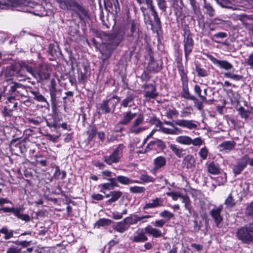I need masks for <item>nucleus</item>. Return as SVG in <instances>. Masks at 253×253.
<instances>
[{
    "label": "nucleus",
    "mask_w": 253,
    "mask_h": 253,
    "mask_svg": "<svg viewBox=\"0 0 253 253\" xmlns=\"http://www.w3.org/2000/svg\"><path fill=\"white\" fill-rule=\"evenodd\" d=\"M173 122L177 126L190 130L196 129L198 127L197 122L192 120L177 119Z\"/></svg>",
    "instance_id": "obj_10"
},
{
    "label": "nucleus",
    "mask_w": 253,
    "mask_h": 253,
    "mask_svg": "<svg viewBox=\"0 0 253 253\" xmlns=\"http://www.w3.org/2000/svg\"><path fill=\"white\" fill-rule=\"evenodd\" d=\"M164 199L156 197L151 199L149 203H146L143 207V210L156 209L164 206Z\"/></svg>",
    "instance_id": "obj_11"
},
{
    "label": "nucleus",
    "mask_w": 253,
    "mask_h": 253,
    "mask_svg": "<svg viewBox=\"0 0 253 253\" xmlns=\"http://www.w3.org/2000/svg\"><path fill=\"white\" fill-rule=\"evenodd\" d=\"M113 187L111 186V184L109 183H104L102 185V189L100 191L102 193H105V190L112 189Z\"/></svg>",
    "instance_id": "obj_62"
},
{
    "label": "nucleus",
    "mask_w": 253,
    "mask_h": 253,
    "mask_svg": "<svg viewBox=\"0 0 253 253\" xmlns=\"http://www.w3.org/2000/svg\"><path fill=\"white\" fill-rule=\"evenodd\" d=\"M235 145L234 141H224L218 145V148L220 152L228 153L232 150Z\"/></svg>",
    "instance_id": "obj_16"
},
{
    "label": "nucleus",
    "mask_w": 253,
    "mask_h": 253,
    "mask_svg": "<svg viewBox=\"0 0 253 253\" xmlns=\"http://www.w3.org/2000/svg\"><path fill=\"white\" fill-rule=\"evenodd\" d=\"M6 253H21V250L18 247L11 246L7 249Z\"/></svg>",
    "instance_id": "obj_60"
},
{
    "label": "nucleus",
    "mask_w": 253,
    "mask_h": 253,
    "mask_svg": "<svg viewBox=\"0 0 253 253\" xmlns=\"http://www.w3.org/2000/svg\"><path fill=\"white\" fill-rule=\"evenodd\" d=\"M87 133L88 134V140H91L96 135L97 132L96 128L92 126L90 128V129L88 130Z\"/></svg>",
    "instance_id": "obj_56"
},
{
    "label": "nucleus",
    "mask_w": 253,
    "mask_h": 253,
    "mask_svg": "<svg viewBox=\"0 0 253 253\" xmlns=\"http://www.w3.org/2000/svg\"><path fill=\"white\" fill-rule=\"evenodd\" d=\"M106 100V101H108V103L109 104L110 107H111V110H112L113 111H114L116 106L119 102L120 98L116 95H114L111 98Z\"/></svg>",
    "instance_id": "obj_28"
},
{
    "label": "nucleus",
    "mask_w": 253,
    "mask_h": 253,
    "mask_svg": "<svg viewBox=\"0 0 253 253\" xmlns=\"http://www.w3.org/2000/svg\"><path fill=\"white\" fill-rule=\"evenodd\" d=\"M32 94L35 95V99H36L38 101L40 102H44L45 101V98L44 97V96L40 94H37L36 92L32 91L31 92Z\"/></svg>",
    "instance_id": "obj_63"
},
{
    "label": "nucleus",
    "mask_w": 253,
    "mask_h": 253,
    "mask_svg": "<svg viewBox=\"0 0 253 253\" xmlns=\"http://www.w3.org/2000/svg\"><path fill=\"white\" fill-rule=\"evenodd\" d=\"M184 35L183 43L184 55L186 61H187L188 60V56L190 54L193 48L194 41L192 38L190 31L186 29H184Z\"/></svg>",
    "instance_id": "obj_4"
},
{
    "label": "nucleus",
    "mask_w": 253,
    "mask_h": 253,
    "mask_svg": "<svg viewBox=\"0 0 253 253\" xmlns=\"http://www.w3.org/2000/svg\"><path fill=\"white\" fill-rule=\"evenodd\" d=\"M222 210V206H220L217 207H215L210 211V214L213 219L216 226H218L219 224L222 220V218L221 216V212Z\"/></svg>",
    "instance_id": "obj_15"
},
{
    "label": "nucleus",
    "mask_w": 253,
    "mask_h": 253,
    "mask_svg": "<svg viewBox=\"0 0 253 253\" xmlns=\"http://www.w3.org/2000/svg\"><path fill=\"white\" fill-rule=\"evenodd\" d=\"M159 130L164 133L171 135H177L180 132V129L176 126L168 128L162 126L160 127Z\"/></svg>",
    "instance_id": "obj_20"
},
{
    "label": "nucleus",
    "mask_w": 253,
    "mask_h": 253,
    "mask_svg": "<svg viewBox=\"0 0 253 253\" xmlns=\"http://www.w3.org/2000/svg\"><path fill=\"white\" fill-rule=\"evenodd\" d=\"M181 202L184 204L185 210L188 211L189 212H191L192 209L191 202L189 197L186 195L181 194L180 198Z\"/></svg>",
    "instance_id": "obj_25"
},
{
    "label": "nucleus",
    "mask_w": 253,
    "mask_h": 253,
    "mask_svg": "<svg viewBox=\"0 0 253 253\" xmlns=\"http://www.w3.org/2000/svg\"><path fill=\"white\" fill-rule=\"evenodd\" d=\"M169 147L177 157L178 158H181L182 157L183 155V150L182 148L178 147L177 145L173 144H170L169 145Z\"/></svg>",
    "instance_id": "obj_31"
},
{
    "label": "nucleus",
    "mask_w": 253,
    "mask_h": 253,
    "mask_svg": "<svg viewBox=\"0 0 253 253\" xmlns=\"http://www.w3.org/2000/svg\"><path fill=\"white\" fill-rule=\"evenodd\" d=\"M145 127L139 126H131L129 128V132L130 133L138 134L145 130Z\"/></svg>",
    "instance_id": "obj_43"
},
{
    "label": "nucleus",
    "mask_w": 253,
    "mask_h": 253,
    "mask_svg": "<svg viewBox=\"0 0 253 253\" xmlns=\"http://www.w3.org/2000/svg\"><path fill=\"white\" fill-rule=\"evenodd\" d=\"M113 228L119 233H124L129 229L124 219L117 222L113 226Z\"/></svg>",
    "instance_id": "obj_19"
},
{
    "label": "nucleus",
    "mask_w": 253,
    "mask_h": 253,
    "mask_svg": "<svg viewBox=\"0 0 253 253\" xmlns=\"http://www.w3.org/2000/svg\"><path fill=\"white\" fill-rule=\"evenodd\" d=\"M178 114V112L175 108L169 109L166 113V116L171 119L177 117Z\"/></svg>",
    "instance_id": "obj_41"
},
{
    "label": "nucleus",
    "mask_w": 253,
    "mask_h": 253,
    "mask_svg": "<svg viewBox=\"0 0 253 253\" xmlns=\"http://www.w3.org/2000/svg\"><path fill=\"white\" fill-rule=\"evenodd\" d=\"M138 215L137 214H130L129 216H127L124 218L128 228H129L130 226L134 225L138 222Z\"/></svg>",
    "instance_id": "obj_27"
},
{
    "label": "nucleus",
    "mask_w": 253,
    "mask_h": 253,
    "mask_svg": "<svg viewBox=\"0 0 253 253\" xmlns=\"http://www.w3.org/2000/svg\"><path fill=\"white\" fill-rule=\"evenodd\" d=\"M216 2L221 7L223 8L233 9L234 8L233 7V4L230 2L228 0H215Z\"/></svg>",
    "instance_id": "obj_34"
},
{
    "label": "nucleus",
    "mask_w": 253,
    "mask_h": 253,
    "mask_svg": "<svg viewBox=\"0 0 253 253\" xmlns=\"http://www.w3.org/2000/svg\"><path fill=\"white\" fill-rule=\"evenodd\" d=\"M136 113H133L130 111L125 112L123 114V118L120 120L119 124L126 125L129 124L136 116Z\"/></svg>",
    "instance_id": "obj_17"
},
{
    "label": "nucleus",
    "mask_w": 253,
    "mask_h": 253,
    "mask_svg": "<svg viewBox=\"0 0 253 253\" xmlns=\"http://www.w3.org/2000/svg\"><path fill=\"white\" fill-rule=\"evenodd\" d=\"M135 98V96L133 94L128 95L121 102V106L123 107H127V106H131V104L133 102Z\"/></svg>",
    "instance_id": "obj_29"
},
{
    "label": "nucleus",
    "mask_w": 253,
    "mask_h": 253,
    "mask_svg": "<svg viewBox=\"0 0 253 253\" xmlns=\"http://www.w3.org/2000/svg\"><path fill=\"white\" fill-rule=\"evenodd\" d=\"M72 10L76 11L79 15L80 17H81V14L85 16L87 14L85 9L76 1L74 4Z\"/></svg>",
    "instance_id": "obj_30"
},
{
    "label": "nucleus",
    "mask_w": 253,
    "mask_h": 253,
    "mask_svg": "<svg viewBox=\"0 0 253 253\" xmlns=\"http://www.w3.org/2000/svg\"><path fill=\"white\" fill-rule=\"evenodd\" d=\"M196 71L200 77H205L208 75V72L205 69L202 68L198 65L196 66Z\"/></svg>",
    "instance_id": "obj_47"
},
{
    "label": "nucleus",
    "mask_w": 253,
    "mask_h": 253,
    "mask_svg": "<svg viewBox=\"0 0 253 253\" xmlns=\"http://www.w3.org/2000/svg\"><path fill=\"white\" fill-rule=\"evenodd\" d=\"M224 204L228 208H232L235 205V202L231 194H230L226 199Z\"/></svg>",
    "instance_id": "obj_44"
},
{
    "label": "nucleus",
    "mask_w": 253,
    "mask_h": 253,
    "mask_svg": "<svg viewBox=\"0 0 253 253\" xmlns=\"http://www.w3.org/2000/svg\"><path fill=\"white\" fill-rule=\"evenodd\" d=\"M110 44L103 43L101 45L100 51L101 54V59L105 61L110 58L115 47H112Z\"/></svg>",
    "instance_id": "obj_12"
},
{
    "label": "nucleus",
    "mask_w": 253,
    "mask_h": 253,
    "mask_svg": "<svg viewBox=\"0 0 253 253\" xmlns=\"http://www.w3.org/2000/svg\"><path fill=\"white\" fill-rule=\"evenodd\" d=\"M246 213L250 215H253V201L247 207Z\"/></svg>",
    "instance_id": "obj_64"
},
{
    "label": "nucleus",
    "mask_w": 253,
    "mask_h": 253,
    "mask_svg": "<svg viewBox=\"0 0 253 253\" xmlns=\"http://www.w3.org/2000/svg\"><path fill=\"white\" fill-rule=\"evenodd\" d=\"M154 169H158L165 166L166 164V158L162 156L158 157L154 160Z\"/></svg>",
    "instance_id": "obj_23"
},
{
    "label": "nucleus",
    "mask_w": 253,
    "mask_h": 253,
    "mask_svg": "<svg viewBox=\"0 0 253 253\" xmlns=\"http://www.w3.org/2000/svg\"><path fill=\"white\" fill-rule=\"evenodd\" d=\"M0 233L5 235L4 239L5 240L9 239L13 236L14 231L11 230H8L6 227H4L0 229Z\"/></svg>",
    "instance_id": "obj_40"
},
{
    "label": "nucleus",
    "mask_w": 253,
    "mask_h": 253,
    "mask_svg": "<svg viewBox=\"0 0 253 253\" xmlns=\"http://www.w3.org/2000/svg\"><path fill=\"white\" fill-rule=\"evenodd\" d=\"M205 7L207 10L208 14L210 16H213L214 15V9L209 3H207L205 5Z\"/></svg>",
    "instance_id": "obj_61"
},
{
    "label": "nucleus",
    "mask_w": 253,
    "mask_h": 253,
    "mask_svg": "<svg viewBox=\"0 0 253 253\" xmlns=\"http://www.w3.org/2000/svg\"><path fill=\"white\" fill-rule=\"evenodd\" d=\"M182 96L186 99L191 100H196V98L192 95H191L189 92L187 83L183 84V89L181 92Z\"/></svg>",
    "instance_id": "obj_26"
},
{
    "label": "nucleus",
    "mask_w": 253,
    "mask_h": 253,
    "mask_svg": "<svg viewBox=\"0 0 253 253\" xmlns=\"http://www.w3.org/2000/svg\"><path fill=\"white\" fill-rule=\"evenodd\" d=\"M26 71L34 77L39 82L49 78L50 74L45 66L39 65L38 67L33 68L32 66H25Z\"/></svg>",
    "instance_id": "obj_2"
},
{
    "label": "nucleus",
    "mask_w": 253,
    "mask_h": 253,
    "mask_svg": "<svg viewBox=\"0 0 253 253\" xmlns=\"http://www.w3.org/2000/svg\"><path fill=\"white\" fill-rule=\"evenodd\" d=\"M125 150L123 144H119L109 156H104V161L109 165L119 163Z\"/></svg>",
    "instance_id": "obj_3"
},
{
    "label": "nucleus",
    "mask_w": 253,
    "mask_h": 253,
    "mask_svg": "<svg viewBox=\"0 0 253 253\" xmlns=\"http://www.w3.org/2000/svg\"><path fill=\"white\" fill-rule=\"evenodd\" d=\"M182 165L183 168L187 169L194 168L195 165V160L194 157L191 155L186 156L182 161Z\"/></svg>",
    "instance_id": "obj_18"
},
{
    "label": "nucleus",
    "mask_w": 253,
    "mask_h": 253,
    "mask_svg": "<svg viewBox=\"0 0 253 253\" xmlns=\"http://www.w3.org/2000/svg\"><path fill=\"white\" fill-rule=\"evenodd\" d=\"M98 109L101 110L102 113H109L111 112V107L106 100H103V102L99 105Z\"/></svg>",
    "instance_id": "obj_33"
},
{
    "label": "nucleus",
    "mask_w": 253,
    "mask_h": 253,
    "mask_svg": "<svg viewBox=\"0 0 253 253\" xmlns=\"http://www.w3.org/2000/svg\"><path fill=\"white\" fill-rule=\"evenodd\" d=\"M118 182L123 185L131 184V179H129L128 177L124 175H118L117 176Z\"/></svg>",
    "instance_id": "obj_36"
},
{
    "label": "nucleus",
    "mask_w": 253,
    "mask_h": 253,
    "mask_svg": "<svg viewBox=\"0 0 253 253\" xmlns=\"http://www.w3.org/2000/svg\"><path fill=\"white\" fill-rule=\"evenodd\" d=\"M161 217L169 220L174 217V214L167 210H164L160 213Z\"/></svg>",
    "instance_id": "obj_45"
},
{
    "label": "nucleus",
    "mask_w": 253,
    "mask_h": 253,
    "mask_svg": "<svg viewBox=\"0 0 253 253\" xmlns=\"http://www.w3.org/2000/svg\"><path fill=\"white\" fill-rule=\"evenodd\" d=\"M122 192L120 191H114L111 192V197L108 201V203H111L117 201L122 196Z\"/></svg>",
    "instance_id": "obj_35"
},
{
    "label": "nucleus",
    "mask_w": 253,
    "mask_h": 253,
    "mask_svg": "<svg viewBox=\"0 0 253 253\" xmlns=\"http://www.w3.org/2000/svg\"><path fill=\"white\" fill-rule=\"evenodd\" d=\"M16 65H12L9 67H7L6 69L3 71V74L4 76L7 78V80H9L13 76L16 77Z\"/></svg>",
    "instance_id": "obj_22"
},
{
    "label": "nucleus",
    "mask_w": 253,
    "mask_h": 253,
    "mask_svg": "<svg viewBox=\"0 0 253 253\" xmlns=\"http://www.w3.org/2000/svg\"><path fill=\"white\" fill-rule=\"evenodd\" d=\"M144 121V117L142 114H139L133 121L132 126H139Z\"/></svg>",
    "instance_id": "obj_52"
},
{
    "label": "nucleus",
    "mask_w": 253,
    "mask_h": 253,
    "mask_svg": "<svg viewBox=\"0 0 253 253\" xmlns=\"http://www.w3.org/2000/svg\"><path fill=\"white\" fill-rule=\"evenodd\" d=\"M208 171L212 174H217L220 173V169L217 163L211 162L208 166Z\"/></svg>",
    "instance_id": "obj_24"
},
{
    "label": "nucleus",
    "mask_w": 253,
    "mask_h": 253,
    "mask_svg": "<svg viewBox=\"0 0 253 253\" xmlns=\"http://www.w3.org/2000/svg\"><path fill=\"white\" fill-rule=\"evenodd\" d=\"M178 70L179 75L181 77V80L183 84L187 83V78L186 73L185 72L184 67L182 65L178 66Z\"/></svg>",
    "instance_id": "obj_38"
},
{
    "label": "nucleus",
    "mask_w": 253,
    "mask_h": 253,
    "mask_svg": "<svg viewBox=\"0 0 253 253\" xmlns=\"http://www.w3.org/2000/svg\"><path fill=\"white\" fill-rule=\"evenodd\" d=\"M142 88L144 89V97L147 98H154L158 95V93L156 92V87L154 84H145L142 86Z\"/></svg>",
    "instance_id": "obj_13"
},
{
    "label": "nucleus",
    "mask_w": 253,
    "mask_h": 253,
    "mask_svg": "<svg viewBox=\"0 0 253 253\" xmlns=\"http://www.w3.org/2000/svg\"><path fill=\"white\" fill-rule=\"evenodd\" d=\"M166 194L167 196L171 197L173 201H177L179 198H180L182 194L180 192H169Z\"/></svg>",
    "instance_id": "obj_50"
},
{
    "label": "nucleus",
    "mask_w": 253,
    "mask_h": 253,
    "mask_svg": "<svg viewBox=\"0 0 253 253\" xmlns=\"http://www.w3.org/2000/svg\"><path fill=\"white\" fill-rule=\"evenodd\" d=\"M110 3V5H109V6L111 7L112 10H114L117 13L118 9H119V4L118 0H111Z\"/></svg>",
    "instance_id": "obj_58"
},
{
    "label": "nucleus",
    "mask_w": 253,
    "mask_h": 253,
    "mask_svg": "<svg viewBox=\"0 0 253 253\" xmlns=\"http://www.w3.org/2000/svg\"><path fill=\"white\" fill-rule=\"evenodd\" d=\"M193 111L191 106H187L180 111V117L182 118L190 117Z\"/></svg>",
    "instance_id": "obj_32"
},
{
    "label": "nucleus",
    "mask_w": 253,
    "mask_h": 253,
    "mask_svg": "<svg viewBox=\"0 0 253 253\" xmlns=\"http://www.w3.org/2000/svg\"><path fill=\"white\" fill-rule=\"evenodd\" d=\"M207 57L212 62V63L216 65L221 69L225 70H229L233 68V65L225 60H218L211 55H207Z\"/></svg>",
    "instance_id": "obj_9"
},
{
    "label": "nucleus",
    "mask_w": 253,
    "mask_h": 253,
    "mask_svg": "<svg viewBox=\"0 0 253 253\" xmlns=\"http://www.w3.org/2000/svg\"><path fill=\"white\" fill-rule=\"evenodd\" d=\"M194 91L195 92L198 94V95L200 97V99L203 101H207L206 97L205 96H202L201 95V89L199 85L196 84L194 86Z\"/></svg>",
    "instance_id": "obj_48"
},
{
    "label": "nucleus",
    "mask_w": 253,
    "mask_h": 253,
    "mask_svg": "<svg viewBox=\"0 0 253 253\" xmlns=\"http://www.w3.org/2000/svg\"><path fill=\"white\" fill-rule=\"evenodd\" d=\"M111 223V220L108 219L102 218L98 220L96 225L98 226H104L109 225Z\"/></svg>",
    "instance_id": "obj_51"
},
{
    "label": "nucleus",
    "mask_w": 253,
    "mask_h": 253,
    "mask_svg": "<svg viewBox=\"0 0 253 253\" xmlns=\"http://www.w3.org/2000/svg\"><path fill=\"white\" fill-rule=\"evenodd\" d=\"M2 213L4 212H12L13 214L22 220L26 222L30 221V217L27 214H23L22 212V208H2Z\"/></svg>",
    "instance_id": "obj_8"
},
{
    "label": "nucleus",
    "mask_w": 253,
    "mask_h": 253,
    "mask_svg": "<svg viewBox=\"0 0 253 253\" xmlns=\"http://www.w3.org/2000/svg\"><path fill=\"white\" fill-rule=\"evenodd\" d=\"M59 2L61 8L72 10L75 1L73 0H59Z\"/></svg>",
    "instance_id": "obj_21"
},
{
    "label": "nucleus",
    "mask_w": 253,
    "mask_h": 253,
    "mask_svg": "<svg viewBox=\"0 0 253 253\" xmlns=\"http://www.w3.org/2000/svg\"><path fill=\"white\" fill-rule=\"evenodd\" d=\"M102 177L104 179L109 180L112 177L113 173L109 170H104L101 172Z\"/></svg>",
    "instance_id": "obj_59"
},
{
    "label": "nucleus",
    "mask_w": 253,
    "mask_h": 253,
    "mask_svg": "<svg viewBox=\"0 0 253 253\" xmlns=\"http://www.w3.org/2000/svg\"><path fill=\"white\" fill-rule=\"evenodd\" d=\"M25 65L31 66L24 62H22L18 65H16V78L19 81L25 80L27 76L25 72V70L26 71Z\"/></svg>",
    "instance_id": "obj_14"
},
{
    "label": "nucleus",
    "mask_w": 253,
    "mask_h": 253,
    "mask_svg": "<svg viewBox=\"0 0 253 253\" xmlns=\"http://www.w3.org/2000/svg\"><path fill=\"white\" fill-rule=\"evenodd\" d=\"M238 110L242 118L247 119L250 115V112L249 110H245L243 107H240Z\"/></svg>",
    "instance_id": "obj_49"
},
{
    "label": "nucleus",
    "mask_w": 253,
    "mask_h": 253,
    "mask_svg": "<svg viewBox=\"0 0 253 253\" xmlns=\"http://www.w3.org/2000/svg\"><path fill=\"white\" fill-rule=\"evenodd\" d=\"M208 150L206 147L202 148L199 152V155L202 160H206L207 158Z\"/></svg>",
    "instance_id": "obj_53"
},
{
    "label": "nucleus",
    "mask_w": 253,
    "mask_h": 253,
    "mask_svg": "<svg viewBox=\"0 0 253 253\" xmlns=\"http://www.w3.org/2000/svg\"><path fill=\"white\" fill-rule=\"evenodd\" d=\"M25 87L24 85H22L21 84L17 83H14L10 86V88L8 90V92L10 94H12L15 92H17V93H19V91L17 89L18 88H24Z\"/></svg>",
    "instance_id": "obj_37"
},
{
    "label": "nucleus",
    "mask_w": 253,
    "mask_h": 253,
    "mask_svg": "<svg viewBox=\"0 0 253 253\" xmlns=\"http://www.w3.org/2000/svg\"><path fill=\"white\" fill-rule=\"evenodd\" d=\"M140 178L144 182H153L155 180L154 178L146 174H142Z\"/></svg>",
    "instance_id": "obj_57"
},
{
    "label": "nucleus",
    "mask_w": 253,
    "mask_h": 253,
    "mask_svg": "<svg viewBox=\"0 0 253 253\" xmlns=\"http://www.w3.org/2000/svg\"><path fill=\"white\" fill-rule=\"evenodd\" d=\"M159 8L163 11H166L167 3L165 0H156Z\"/></svg>",
    "instance_id": "obj_54"
},
{
    "label": "nucleus",
    "mask_w": 253,
    "mask_h": 253,
    "mask_svg": "<svg viewBox=\"0 0 253 253\" xmlns=\"http://www.w3.org/2000/svg\"><path fill=\"white\" fill-rule=\"evenodd\" d=\"M146 234L154 238L162 237L164 234L162 231L151 225H147L144 228H138L133 233L131 240L135 243H143L148 240Z\"/></svg>",
    "instance_id": "obj_1"
},
{
    "label": "nucleus",
    "mask_w": 253,
    "mask_h": 253,
    "mask_svg": "<svg viewBox=\"0 0 253 253\" xmlns=\"http://www.w3.org/2000/svg\"><path fill=\"white\" fill-rule=\"evenodd\" d=\"M148 8H149L152 12V15L154 18V21H150L149 24L151 26V29L153 30L154 28H160L161 27V21L158 17V13L155 9V6L153 5V0H147L146 1Z\"/></svg>",
    "instance_id": "obj_6"
},
{
    "label": "nucleus",
    "mask_w": 253,
    "mask_h": 253,
    "mask_svg": "<svg viewBox=\"0 0 253 253\" xmlns=\"http://www.w3.org/2000/svg\"><path fill=\"white\" fill-rule=\"evenodd\" d=\"M129 191L133 194H141L145 191V188L142 186H134L129 188Z\"/></svg>",
    "instance_id": "obj_39"
},
{
    "label": "nucleus",
    "mask_w": 253,
    "mask_h": 253,
    "mask_svg": "<svg viewBox=\"0 0 253 253\" xmlns=\"http://www.w3.org/2000/svg\"><path fill=\"white\" fill-rule=\"evenodd\" d=\"M175 141L180 144L185 145H192L194 146H200L203 143V140L201 137H196L192 139L187 135H180L177 136Z\"/></svg>",
    "instance_id": "obj_5"
},
{
    "label": "nucleus",
    "mask_w": 253,
    "mask_h": 253,
    "mask_svg": "<svg viewBox=\"0 0 253 253\" xmlns=\"http://www.w3.org/2000/svg\"><path fill=\"white\" fill-rule=\"evenodd\" d=\"M223 75L225 77L230 78L236 81H240L243 78L241 75L232 74L231 72H225Z\"/></svg>",
    "instance_id": "obj_42"
},
{
    "label": "nucleus",
    "mask_w": 253,
    "mask_h": 253,
    "mask_svg": "<svg viewBox=\"0 0 253 253\" xmlns=\"http://www.w3.org/2000/svg\"><path fill=\"white\" fill-rule=\"evenodd\" d=\"M245 167V164L238 163L234 166L233 171L236 174H238L241 172Z\"/></svg>",
    "instance_id": "obj_46"
},
{
    "label": "nucleus",
    "mask_w": 253,
    "mask_h": 253,
    "mask_svg": "<svg viewBox=\"0 0 253 253\" xmlns=\"http://www.w3.org/2000/svg\"><path fill=\"white\" fill-rule=\"evenodd\" d=\"M238 238L245 243H248L253 239V233L248 225L239 228L237 231Z\"/></svg>",
    "instance_id": "obj_7"
},
{
    "label": "nucleus",
    "mask_w": 253,
    "mask_h": 253,
    "mask_svg": "<svg viewBox=\"0 0 253 253\" xmlns=\"http://www.w3.org/2000/svg\"><path fill=\"white\" fill-rule=\"evenodd\" d=\"M140 140L138 138H134L133 139V141L131 143L130 146L132 148L134 149L135 148H139L143 146H141L142 142L140 143Z\"/></svg>",
    "instance_id": "obj_55"
}]
</instances>
